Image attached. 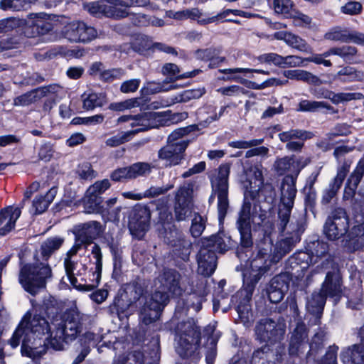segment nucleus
I'll return each mask as SVG.
<instances>
[{"label": "nucleus", "mask_w": 364, "mask_h": 364, "mask_svg": "<svg viewBox=\"0 0 364 364\" xmlns=\"http://www.w3.org/2000/svg\"><path fill=\"white\" fill-rule=\"evenodd\" d=\"M29 313L22 318L9 343L15 348L21 341V354L33 360L38 359L46 353V345L55 350L64 348L65 343L76 338L80 331L82 315L77 309L66 312L63 317L55 316L51 324L45 318Z\"/></svg>", "instance_id": "obj_1"}, {"label": "nucleus", "mask_w": 364, "mask_h": 364, "mask_svg": "<svg viewBox=\"0 0 364 364\" xmlns=\"http://www.w3.org/2000/svg\"><path fill=\"white\" fill-rule=\"evenodd\" d=\"M287 230V233L291 234V237H287L279 242L278 245L280 248L284 245V248L280 250L279 256H275L272 259H269V250L262 248L258 251L257 256L250 261V267H247L243 272V282L245 290L247 291L248 299L251 296L255 284L260 279L261 277L267 272L270 265L273 262L279 260L282 255L289 252L290 247L299 241V235L301 232V226L297 225L294 226L292 223L287 225L284 232Z\"/></svg>", "instance_id": "obj_2"}, {"label": "nucleus", "mask_w": 364, "mask_h": 364, "mask_svg": "<svg viewBox=\"0 0 364 364\" xmlns=\"http://www.w3.org/2000/svg\"><path fill=\"white\" fill-rule=\"evenodd\" d=\"M179 274L175 270L167 269L154 281L155 290L146 300L141 311L140 318L146 324L156 321L169 299L168 293L180 295Z\"/></svg>", "instance_id": "obj_3"}, {"label": "nucleus", "mask_w": 364, "mask_h": 364, "mask_svg": "<svg viewBox=\"0 0 364 364\" xmlns=\"http://www.w3.org/2000/svg\"><path fill=\"white\" fill-rule=\"evenodd\" d=\"M274 168L279 174L282 175L287 171H293L296 176H286L281 186V198L278 212V228L283 232L289 223L291 209L294 206L296 195V181L299 168H295V161L293 157L284 156L278 158L274 164Z\"/></svg>", "instance_id": "obj_4"}, {"label": "nucleus", "mask_w": 364, "mask_h": 364, "mask_svg": "<svg viewBox=\"0 0 364 364\" xmlns=\"http://www.w3.org/2000/svg\"><path fill=\"white\" fill-rule=\"evenodd\" d=\"M230 237L223 233L212 235L203 241V246L198 255V272L208 277L216 268L215 252H223L231 246Z\"/></svg>", "instance_id": "obj_5"}, {"label": "nucleus", "mask_w": 364, "mask_h": 364, "mask_svg": "<svg viewBox=\"0 0 364 364\" xmlns=\"http://www.w3.org/2000/svg\"><path fill=\"white\" fill-rule=\"evenodd\" d=\"M52 277V270L44 262L28 263L21 266L18 282L25 291L32 295L46 288V282Z\"/></svg>", "instance_id": "obj_6"}, {"label": "nucleus", "mask_w": 364, "mask_h": 364, "mask_svg": "<svg viewBox=\"0 0 364 364\" xmlns=\"http://www.w3.org/2000/svg\"><path fill=\"white\" fill-rule=\"evenodd\" d=\"M342 293L341 278L336 268L328 272L319 292H314L308 299L306 308L312 314H321L326 296L339 298Z\"/></svg>", "instance_id": "obj_7"}, {"label": "nucleus", "mask_w": 364, "mask_h": 364, "mask_svg": "<svg viewBox=\"0 0 364 364\" xmlns=\"http://www.w3.org/2000/svg\"><path fill=\"white\" fill-rule=\"evenodd\" d=\"M200 331L193 319L178 324L176 330V350L181 357L192 355L198 347Z\"/></svg>", "instance_id": "obj_8"}, {"label": "nucleus", "mask_w": 364, "mask_h": 364, "mask_svg": "<svg viewBox=\"0 0 364 364\" xmlns=\"http://www.w3.org/2000/svg\"><path fill=\"white\" fill-rule=\"evenodd\" d=\"M230 168L221 166L218 173L211 179L213 193L218 198V211L220 222L225 217L228 207V176Z\"/></svg>", "instance_id": "obj_9"}, {"label": "nucleus", "mask_w": 364, "mask_h": 364, "mask_svg": "<svg viewBox=\"0 0 364 364\" xmlns=\"http://www.w3.org/2000/svg\"><path fill=\"white\" fill-rule=\"evenodd\" d=\"M63 36L70 42L88 43L97 37V30L83 21H73L65 25L62 31Z\"/></svg>", "instance_id": "obj_10"}, {"label": "nucleus", "mask_w": 364, "mask_h": 364, "mask_svg": "<svg viewBox=\"0 0 364 364\" xmlns=\"http://www.w3.org/2000/svg\"><path fill=\"white\" fill-rule=\"evenodd\" d=\"M286 331L285 324L276 323L269 318L262 319L255 327L257 339L261 342L273 343L280 341Z\"/></svg>", "instance_id": "obj_11"}, {"label": "nucleus", "mask_w": 364, "mask_h": 364, "mask_svg": "<svg viewBox=\"0 0 364 364\" xmlns=\"http://www.w3.org/2000/svg\"><path fill=\"white\" fill-rule=\"evenodd\" d=\"M150 210L144 205L136 206L129 216V229L132 235L141 239L149 230Z\"/></svg>", "instance_id": "obj_12"}, {"label": "nucleus", "mask_w": 364, "mask_h": 364, "mask_svg": "<svg viewBox=\"0 0 364 364\" xmlns=\"http://www.w3.org/2000/svg\"><path fill=\"white\" fill-rule=\"evenodd\" d=\"M348 228L346 211L342 208L336 209L327 219L324 232L329 240H334L344 235Z\"/></svg>", "instance_id": "obj_13"}, {"label": "nucleus", "mask_w": 364, "mask_h": 364, "mask_svg": "<svg viewBox=\"0 0 364 364\" xmlns=\"http://www.w3.org/2000/svg\"><path fill=\"white\" fill-rule=\"evenodd\" d=\"M193 190L189 186H181L175 196L174 212L177 220H184L192 209Z\"/></svg>", "instance_id": "obj_14"}, {"label": "nucleus", "mask_w": 364, "mask_h": 364, "mask_svg": "<svg viewBox=\"0 0 364 364\" xmlns=\"http://www.w3.org/2000/svg\"><path fill=\"white\" fill-rule=\"evenodd\" d=\"M251 203L245 201L239 213L237 227L240 234L241 244L244 247L252 245L251 240Z\"/></svg>", "instance_id": "obj_15"}, {"label": "nucleus", "mask_w": 364, "mask_h": 364, "mask_svg": "<svg viewBox=\"0 0 364 364\" xmlns=\"http://www.w3.org/2000/svg\"><path fill=\"white\" fill-rule=\"evenodd\" d=\"M83 7L90 14L96 16L104 15L109 18H122L128 15L126 9L107 6L100 1L84 4Z\"/></svg>", "instance_id": "obj_16"}, {"label": "nucleus", "mask_w": 364, "mask_h": 364, "mask_svg": "<svg viewBox=\"0 0 364 364\" xmlns=\"http://www.w3.org/2000/svg\"><path fill=\"white\" fill-rule=\"evenodd\" d=\"M165 237L173 246V252L176 257L183 261L188 259L191 246L189 240L183 239L176 230L166 232Z\"/></svg>", "instance_id": "obj_17"}, {"label": "nucleus", "mask_w": 364, "mask_h": 364, "mask_svg": "<svg viewBox=\"0 0 364 364\" xmlns=\"http://www.w3.org/2000/svg\"><path fill=\"white\" fill-rule=\"evenodd\" d=\"M352 162L351 159H345L338 167L336 177L331 183L329 189L326 191L323 196L322 200L324 203H329L341 188L344 179L349 172Z\"/></svg>", "instance_id": "obj_18"}, {"label": "nucleus", "mask_w": 364, "mask_h": 364, "mask_svg": "<svg viewBox=\"0 0 364 364\" xmlns=\"http://www.w3.org/2000/svg\"><path fill=\"white\" fill-rule=\"evenodd\" d=\"M324 38L330 41L354 43L364 46V33L358 31H349L339 27L331 29L326 33Z\"/></svg>", "instance_id": "obj_19"}, {"label": "nucleus", "mask_w": 364, "mask_h": 364, "mask_svg": "<svg viewBox=\"0 0 364 364\" xmlns=\"http://www.w3.org/2000/svg\"><path fill=\"white\" fill-rule=\"evenodd\" d=\"M102 232V226L97 221H89L78 225L75 237L85 246L90 245Z\"/></svg>", "instance_id": "obj_20"}, {"label": "nucleus", "mask_w": 364, "mask_h": 364, "mask_svg": "<svg viewBox=\"0 0 364 364\" xmlns=\"http://www.w3.org/2000/svg\"><path fill=\"white\" fill-rule=\"evenodd\" d=\"M307 347V332L305 325L299 323L292 332L289 343V353L299 355Z\"/></svg>", "instance_id": "obj_21"}, {"label": "nucleus", "mask_w": 364, "mask_h": 364, "mask_svg": "<svg viewBox=\"0 0 364 364\" xmlns=\"http://www.w3.org/2000/svg\"><path fill=\"white\" fill-rule=\"evenodd\" d=\"M21 213L18 207L9 206L0 212V235H5L15 227Z\"/></svg>", "instance_id": "obj_22"}, {"label": "nucleus", "mask_w": 364, "mask_h": 364, "mask_svg": "<svg viewBox=\"0 0 364 364\" xmlns=\"http://www.w3.org/2000/svg\"><path fill=\"white\" fill-rule=\"evenodd\" d=\"M273 38L277 40L283 41L285 43L299 51L311 53L312 49L307 42L300 36L289 31H278L273 34Z\"/></svg>", "instance_id": "obj_23"}, {"label": "nucleus", "mask_w": 364, "mask_h": 364, "mask_svg": "<svg viewBox=\"0 0 364 364\" xmlns=\"http://www.w3.org/2000/svg\"><path fill=\"white\" fill-rule=\"evenodd\" d=\"M185 150H181L179 146L167 143V144L161 148L159 151V158L166 161L168 166H176L181 163L183 159V154Z\"/></svg>", "instance_id": "obj_24"}, {"label": "nucleus", "mask_w": 364, "mask_h": 364, "mask_svg": "<svg viewBox=\"0 0 364 364\" xmlns=\"http://www.w3.org/2000/svg\"><path fill=\"white\" fill-rule=\"evenodd\" d=\"M343 364H364V345L354 344L341 353Z\"/></svg>", "instance_id": "obj_25"}, {"label": "nucleus", "mask_w": 364, "mask_h": 364, "mask_svg": "<svg viewBox=\"0 0 364 364\" xmlns=\"http://www.w3.org/2000/svg\"><path fill=\"white\" fill-rule=\"evenodd\" d=\"M262 169L263 167L261 164H256L250 166L245 172L250 184V188L253 195L258 193L263 187L264 178Z\"/></svg>", "instance_id": "obj_26"}, {"label": "nucleus", "mask_w": 364, "mask_h": 364, "mask_svg": "<svg viewBox=\"0 0 364 364\" xmlns=\"http://www.w3.org/2000/svg\"><path fill=\"white\" fill-rule=\"evenodd\" d=\"M314 250L311 252V255H309L306 253H303L304 259L305 257H308L310 259V262L312 264H316L319 262L320 259L325 258L321 262V268H325V265H331L332 266L333 263L331 259L327 258V252H328V245L323 242L317 241L314 243Z\"/></svg>", "instance_id": "obj_27"}, {"label": "nucleus", "mask_w": 364, "mask_h": 364, "mask_svg": "<svg viewBox=\"0 0 364 364\" xmlns=\"http://www.w3.org/2000/svg\"><path fill=\"white\" fill-rule=\"evenodd\" d=\"M56 193L57 189L55 188H51L46 195L36 196L33 200L30 213L33 215H37L45 212L53 200Z\"/></svg>", "instance_id": "obj_28"}, {"label": "nucleus", "mask_w": 364, "mask_h": 364, "mask_svg": "<svg viewBox=\"0 0 364 364\" xmlns=\"http://www.w3.org/2000/svg\"><path fill=\"white\" fill-rule=\"evenodd\" d=\"M287 289L288 285L282 278L281 277H275L271 281L269 287L267 289L269 301L275 304L281 301Z\"/></svg>", "instance_id": "obj_29"}, {"label": "nucleus", "mask_w": 364, "mask_h": 364, "mask_svg": "<svg viewBox=\"0 0 364 364\" xmlns=\"http://www.w3.org/2000/svg\"><path fill=\"white\" fill-rule=\"evenodd\" d=\"M317 97L329 99L334 104L348 102L355 100H361L364 98V95L359 92H340L333 93L329 90H324L316 95Z\"/></svg>", "instance_id": "obj_30"}, {"label": "nucleus", "mask_w": 364, "mask_h": 364, "mask_svg": "<svg viewBox=\"0 0 364 364\" xmlns=\"http://www.w3.org/2000/svg\"><path fill=\"white\" fill-rule=\"evenodd\" d=\"M31 26L37 33L44 35L53 29V25L49 16L46 14H31L29 15Z\"/></svg>", "instance_id": "obj_31"}, {"label": "nucleus", "mask_w": 364, "mask_h": 364, "mask_svg": "<svg viewBox=\"0 0 364 364\" xmlns=\"http://www.w3.org/2000/svg\"><path fill=\"white\" fill-rule=\"evenodd\" d=\"M205 332L208 335V349L205 354V360L207 364H213L216 357V345L220 338L219 332L216 331L215 326H208L205 329Z\"/></svg>", "instance_id": "obj_32"}, {"label": "nucleus", "mask_w": 364, "mask_h": 364, "mask_svg": "<svg viewBox=\"0 0 364 364\" xmlns=\"http://www.w3.org/2000/svg\"><path fill=\"white\" fill-rule=\"evenodd\" d=\"M92 254L95 259V268L92 272L93 284L86 286L87 291H91L94 287H97L101 279L102 268V255L100 246L95 244L92 247Z\"/></svg>", "instance_id": "obj_33"}, {"label": "nucleus", "mask_w": 364, "mask_h": 364, "mask_svg": "<svg viewBox=\"0 0 364 364\" xmlns=\"http://www.w3.org/2000/svg\"><path fill=\"white\" fill-rule=\"evenodd\" d=\"M283 75L289 80L303 81L313 85L321 84V80L317 76L304 70H286L283 72Z\"/></svg>", "instance_id": "obj_34"}, {"label": "nucleus", "mask_w": 364, "mask_h": 364, "mask_svg": "<svg viewBox=\"0 0 364 364\" xmlns=\"http://www.w3.org/2000/svg\"><path fill=\"white\" fill-rule=\"evenodd\" d=\"M82 98L83 107L87 110L93 109L97 107H102L107 103L106 95L102 92L85 93L82 96Z\"/></svg>", "instance_id": "obj_35"}, {"label": "nucleus", "mask_w": 364, "mask_h": 364, "mask_svg": "<svg viewBox=\"0 0 364 364\" xmlns=\"http://www.w3.org/2000/svg\"><path fill=\"white\" fill-rule=\"evenodd\" d=\"M129 126L134 128L129 132H133V136L139 132H145L151 129L149 112H144L133 115V120Z\"/></svg>", "instance_id": "obj_36"}, {"label": "nucleus", "mask_w": 364, "mask_h": 364, "mask_svg": "<svg viewBox=\"0 0 364 364\" xmlns=\"http://www.w3.org/2000/svg\"><path fill=\"white\" fill-rule=\"evenodd\" d=\"M312 136L313 134L311 132L301 129H291L279 134L280 141L287 144L295 139L301 140L303 141L311 139Z\"/></svg>", "instance_id": "obj_37"}, {"label": "nucleus", "mask_w": 364, "mask_h": 364, "mask_svg": "<svg viewBox=\"0 0 364 364\" xmlns=\"http://www.w3.org/2000/svg\"><path fill=\"white\" fill-rule=\"evenodd\" d=\"M36 0H0V9L11 11L26 10Z\"/></svg>", "instance_id": "obj_38"}, {"label": "nucleus", "mask_w": 364, "mask_h": 364, "mask_svg": "<svg viewBox=\"0 0 364 364\" xmlns=\"http://www.w3.org/2000/svg\"><path fill=\"white\" fill-rule=\"evenodd\" d=\"M269 4L274 12L287 18L292 12L294 4L291 0H270Z\"/></svg>", "instance_id": "obj_39"}, {"label": "nucleus", "mask_w": 364, "mask_h": 364, "mask_svg": "<svg viewBox=\"0 0 364 364\" xmlns=\"http://www.w3.org/2000/svg\"><path fill=\"white\" fill-rule=\"evenodd\" d=\"M363 73L357 71L352 67H345L339 70L335 77L342 82L361 80L363 79Z\"/></svg>", "instance_id": "obj_40"}, {"label": "nucleus", "mask_w": 364, "mask_h": 364, "mask_svg": "<svg viewBox=\"0 0 364 364\" xmlns=\"http://www.w3.org/2000/svg\"><path fill=\"white\" fill-rule=\"evenodd\" d=\"M64 240L59 237L47 239L41 245L42 255L46 259L63 245Z\"/></svg>", "instance_id": "obj_41"}, {"label": "nucleus", "mask_w": 364, "mask_h": 364, "mask_svg": "<svg viewBox=\"0 0 364 364\" xmlns=\"http://www.w3.org/2000/svg\"><path fill=\"white\" fill-rule=\"evenodd\" d=\"M77 263L72 260L70 258H65L64 259V267L66 273V276L70 281V284L75 287L77 289L80 290L87 291L86 286L87 285H79L77 286V280L75 277L74 270L76 268Z\"/></svg>", "instance_id": "obj_42"}, {"label": "nucleus", "mask_w": 364, "mask_h": 364, "mask_svg": "<svg viewBox=\"0 0 364 364\" xmlns=\"http://www.w3.org/2000/svg\"><path fill=\"white\" fill-rule=\"evenodd\" d=\"M151 129L168 125L170 122V111L149 112Z\"/></svg>", "instance_id": "obj_43"}, {"label": "nucleus", "mask_w": 364, "mask_h": 364, "mask_svg": "<svg viewBox=\"0 0 364 364\" xmlns=\"http://www.w3.org/2000/svg\"><path fill=\"white\" fill-rule=\"evenodd\" d=\"M101 204V198L95 194H88L86 191L83 198V205L86 213H94L97 212Z\"/></svg>", "instance_id": "obj_44"}, {"label": "nucleus", "mask_w": 364, "mask_h": 364, "mask_svg": "<svg viewBox=\"0 0 364 364\" xmlns=\"http://www.w3.org/2000/svg\"><path fill=\"white\" fill-rule=\"evenodd\" d=\"M362 178L353 172L351 173L344 189L343 198L345 199H350L354 196Z\"/></svg>", "instance_id": "obj_45"}, {"label": "nucleus", "mask_w": 364, "mask_h": 364, "mask_svg": "<svg viewBox=\"0 0 364 364\" xmlns=\"http://www.w3.org/2000/svg\"><path fill=\"white\" fill-rule=\"evenodd\" d=\"M331 109V107L325 102L301 100L299 104L298 111L316 112L321 109Z\"/></svg>", "instance_id": "obj_46"}, {"label": "nucleus", "mask_w": 364, "mask_h": 364, "mask_svg": "<svg viewBox=\"0 0 364 364\" xmlns=\"http://www.w3.org/2000/svg\"><path fill=\"white\" fill-rule=\"evenodd\" d=\"M257 60L259 63L274 65L282 68L283 56L276 53H266L259 55Z\"/></svg>", "instance_id": "obj_47"}, {"label": "nucleus", "mask_w": 364, "mask_h": 364, "mask_svg": "<svg viewBox=\"0 0 364 364\" xmlns=\"http://www.w3.org/2000/svg\"><path fill=\"white\" fill-rule=\"evenodd\" d=\"M132 138L133 132H129V131L120 132L117 133L116 135H114L108 138L105 141V144L107 146L116 147L129 141Z\"/></svg>", "instance_id": "obj_48"}, {"label": "nucleus", "mask_w": 364, "mask_h": 364, "mask_svg": "<svg viewBox=\"0 0 364 364\" xmlns=\"http://www.w3.org/2000/svg\"><path fill=\"white\" fill-rule=\"evenodd\" d=\"M186 134L185 129H178L173 131L168 137V142L179 146L181 150H186L188 142L183 139Z\"/></svg>", "instance_id": "obj_49"}, {"label": "nucleus", "mask_w": 364, "mask_h": 364, "mask_svg": "<svg viewBox=\"0 0 364 364\" xmlns=\"http://www.w3.org/2000/svg\"><path fill=\"white\" fill-rule=\"evenodd\" d=\"M134 23L138 26H147L149 25L154 26H163L164 22L162 19L149 17L146 14H139L135 16Z\"/></svg>", "instance_id": "obj_50"}, {"label": "nucleus", "mask_w": 364, "mask_h": 364, "mask_svg": "<svg viewBox=\"0 0 364 364\" xmlns=\"http://www.w3.org/2000/svg\"><path fill=\"white\" fill-rule=\"evenodd\" d=\"M38 99H40V96L38 90L35 89L16 97L14 100V105L15 106H27Z\"/></svg>", "instance_id": "obj_51"}, {"label": "nucleus", "mask_w": 364, "mask_h": 364, "mask_svg": "<svg viewBox=\"0 0 364 364\" xmlns=\"http://www.w3.org/2000/svg\"><path fill=\"white\" fill-rule=\"evenodd\" d=\"M204 93V89L187 90L176 96L175 102H186L193 99H198Z\"/></svg>", "instance_id": "obj_52"}, {"label": "nucleus", "mask_w": 364, "mask_h": 364, "mask_svg": "<svg viewBox=\"0 0 364 364\" xmlns=\"http://www.w3.org/2000/svg\"><path fill=\"white\" fill-rule=\"evenodd\" d=\"M139 105L140 103L138 99L132 98L122 102L111 103L109 105V109L113 111L123 112L127 109L137 107Z\"/></svg>", "instance_id": "obj_53"}, {"label": "nucleus", "mask_w": 364, "mask_h": 364, "mask_svg": "<svg viewBox=\"0 0 364 364\" xmlns=\"http://www.w3.org/2000/svg\"><path fill=\"white\" fill-rule=\"evenodd\" d=\"M131 179L149 174L151 167L147 163H136L128 167Z\"/></svg>", "instance_id": "obj_54"}, {"label": "nucleus", "mask_w": 364, "mask_h": 364, "mask_svg": "<svg viewBox=\"0 0 364 364\" xmlns=\"http://www.w3.org/2000/svg\"><path fill=\"white\" fill-rule=\"evenodd\" d=\"M40 98L45 96H53L61 97L64 93V89L63 87L58 84L49 85L48 86L41 87L37 89Z\"/></svg>", "instance_id": "obj_55"}, {"label": "nucleus", "mask_w": 364, "mask_h": 364, "mask_svg": "<svg viewBox=\"0 0 364 364\" xmlns=\"http://www.w3.org/2000/svg\"><path fill=\"white\" fill-rule=\"evenodd\" d=\"M348 1L341 7V12L350 16H356L363 11V6L360 1L348 0Z\"/></svg>", "instance_id": "obj_56"}, {"label": "nucleus", "mask_w": 364, "mask_h": 364, "mask_svg": "<svg viewBox=\"0 0 364 364\" xmlns=\"http://www.w3.org/2000/svg\"><path fill=\"white\" fill-rule=\"evenodd\" d=\"M288 18H292L296 26L306 27L311 23V17L296 10H293Z\"/></svg>", "instance_id": "obj_57"}, {"label": "nucleus", "mask_w": 364, "mask_h": 364, "mask_svg": "<svg viewBox=\"0 0 364 364\" xmlns=\"http://www.w3.org/2000/svg\"><path fill=\"white\" fill-rule=\"evenodd\" d=\"M110 187V183L108 179L96 181L87 189L88 194H95L97 196L103 193Z\"/></svg>", "instance_id": "obj_58"}, {"label": "nucleus", "mask_w": 364, "mask_h": 364, "mask_svg": "<svg viewBox=\"0 0 364 364\" xmlns=\"http://www.w3.org/2000/svg\"><path fill=\"white\" fill-rule=\"evenodd\" d=\"M124 75V71L121 68L104 69L103 72L101 73L100 80L105 82H111L121 78Z\"/></svg>", "instance_id": "obj_59"}, {"label": "nucleus", "mask_w": 364, "mask_h": 364, "mask_svg": "<svg viewBox=\"0 0 364 364\" xmlns=\"http://www.w3.org/2000/svg\"><path fill=\"white\" fill-rule=\"evenodd\" d=\"M264 141L263 139H255L250 141L238 140L234 141L229 143V146L235 149H248L250 147H255L260 145Z\"/></svg>", "instance_id": "obj_60"}, {"label": "nucleus", "mask_w": 364, "mask_h": 364, "mask_svg": "<svg viewBox=\"0 0 364 364\" xmlns=\"http://www.w3.org/2000/svg\"><path fill=\"white\" fill-rule=\"evenodd\" d=\"M283 58L282 68L301 67L304 65V63L306 62L305 58L298 55H287L283 56Z\"/></svg>", "instance_id": "obj_61"}, {"label": "nucleus", "mask_w": 364, "mask_h": 364, "mask_svg": "<svg viewBox=\"0 0 364 364\" xmlns=\"http://www.w3.org/2000/svg\"><path fill=\"white\" fill-rule=\"evenodd\" d=\"M205 229V223L203 218L199 215H195L192 220L191 232L194 237H199Z\"/></svg>", "instance_id": "obj_62"}, {"label": "nucleus", "mask_w": 364, "mask_h": 364, "mask_svg": "<svg viewBox=\"0 0 364 364\" xmlns=\"http://www.w3.org/2000/svg\"><path fill=\"white\" fill-rule=\"evenodd\" d=\"M187 19L190 18L191 20H196L197 22L200 25H206L210 23H203L201 21L206 20L210 16H206L205 14L202 13V11L198 8H192L186 9Z\"/></svg>", "instance_id": "obj_63"}, {"label": "nucleus", "mask_w": 364, "mask_h": 364, "mask_svg": "<svg viewBox=\"0 0 364 364\" xmlns=\"http://www.w3.org/2000/svg\"><path fill=\"white\" fill-rule=\"evenodd\" d=\"M104 120L102 114H96L89 117H78L73 119V122L75 124H101Z\"/></svg>", "instance_id": "obj_64"}]
</instances>
